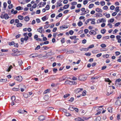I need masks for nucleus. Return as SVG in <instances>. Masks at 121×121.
I'll use <instances>...</instances> for the list:
<instances>
[{
  "instance_id": "27",
  "label": "nucleus",
  "mask_w": 121,
  "mask_h": 121,
  "mask_svg": "<svg viewBox=\"0 0 121 121\" xmlns=\"http://www.w3.org/2000/svg\"><path fill=\"white\" fill-rule=\"evenodd\" d=\"M100 46L102 48H104L106 47V46L105 44L103 43L101 44Z\"/></svg>"
},
{
  "instance_id": "55",
  "label": "nucleus",
  "mask_w": 121,
  "mask_h": 121,
  "mask_svg": "<svg viewBox=\"0 0 121 121\" xmlns=\"http://www.w3.org/2000/svg\"><path fill=\"white\" fill-rule=\"evenodd\" d=\"M19 64L20 66L22 64L23 62L21 60H20L18 61Z\"/></svg>"
},
{
  "instance_id": "51",
  "label": "nucleus",
  "mask_w": 121,
  "mask_h": 121,
  "mask_svg": "<svg viewBox=\"0 0 121 121\" xmlns=\"http://www.w3.org/2000/svg\"><path fill=\"white\" fill-rule=\"evenodd\" d=\"M102 37V36L100 35H97V38L98 39H100Z\"/></svg>"
},
{
  "instance_id": "29",
  "label": "nucleus",
  "mask_w": 121,
  "mask_h": 121,
  "mask_svg": "<svg viewBox=\"0 0 121 121\" xmlns=\"http://www.w3.org/2000/svg\"><path fill=\"white\" fill-rule=\"evenodd\" d=\"M94 47V45L93 44H92L91 45L89 46L88 47L87 49H88V50L89 48H93Z\"/></svg>"
},
{
  "instance_id": "34",
  "label": "nucleus",
  "mask_w": 121,
  "mask_h": 121,
  "mask_svg": "<svg viewBox=\"0 0 121 121\" xmlns=\"http://www.w3.org/2000/svg\"><path fill=\"white\" fill-rule=\"evenodd\" d=\"M121 81V79L120 78H119L117 79L115 82V84H116L117 83V82H120Z\"/></svg>"
},
{
  "instance_id": "43",
  "label": "nucleus",
  "mask_w": 121,
  "mask_h": 121,
  "mask_svg": "<svg viewBox=\"0 0 121 121\" xmlns=\"http://www.w3.org/2000/svg\"><path fill=\"white\" fill-rule=\"evenodd\" d=\"M44 30L43 29L41 30H39V29H37V31L41 33H42L44 31Z\"/></svg>"
},
{
  "instance_id": "25",
  "label": "nucleus",
  "mask_w": 121,
  "mask_h": 121,
  "mask_svg": "<svg viewBox=\"0 0 121 121\" xmlns=\"http://www.w3.org/2000/svg\"><path fill=\"white\" fill-rule=\"evenodd\" d=\"M14 42L12 41L11 42H9V44L10 46L14 45Z\"/></svg>"
},
{
  "instance_id": "53",
  "label": "nucleus",
  "mask_w": 121,
  "mask_h": 121,
  "mask_svg": "<svg viewBox=\"0 0 121 121\" xmlns=\"http://www.w3.org/2000/svg\"><path fill=\"white\" fill-rule=\"evenodd\" d=\"M116 37L117 39L118 40V39H120V38L121 37V36L120 35H118L117 36H116Z\"/></svg>"
},
{
  "instance_id": "48",
  "label": "nucleus",
  "mask_w": 121,
  "mask_h": 121,
  "mask_svg": "<svg viewBox=\"0 0 121 121\" xmlns=\"http://www.w3.org/2000/svg\"><path fill=\"white\" fill-rule=\"evenodd\" d=\"M74 98L73 97H71L70 99L69 100H68L71 102H72L74 100Z\"/></svg>"
},
{
  "instance_id": "13",
  "label": "nucleus",
  "mask_w": 121,
  "mask_h": 121,
  "mask_svg": "<svg viewBox=\"0 0 121 121\" xmlns=\"http://www.w3.org/2000/svg\"><path fill=\"white\" fill-rule=\"evenodd\" d=\"M4 17L5 19H7L9 18V16L7 14L5 13L4 15Z\"/></svg>"
},
{
  "instance_id": "39",
  "label": "nucleus",
  "mask_w": 121,
  "mask_h": 121,
  "mask_svg": "<svg viewBox=\"0 0 121 121\" xmlns=\"http://www.w3.org/2000/svg\"><path fill=\"white\" fill-rule=\"evenodd\" d=\"M21 7L20 6H19L16 7V9L18 10H21Z\"/></svg>"
},
{
  "instance_id": "44",
  "label": "nucleus",
  "mask_w": 121,
  "mask_h": 121,
  "mask_svg": "<svg viewBox=\"0 0 121 121\" xmlns=\"http://www.w3.org/2000/svg\"><path fill=\"white\" fill-rule=\"evenodd\" d=\"M109 38V36H107L105 37H103V39H108Z\"/></svg>"
},
{
  "instance_id": "30",
  "label": "nucleus",
  "mask_w": 121,
  "mask_h": 121,
  "mask_svg": "<svg viewBox=\"0 0 121 121\" xmlns=\"http://www.w3.org/2000/svg\"><path fill=\"white\" fill-rule=\"evenodd\" d=\"M70 95V94H66L64 96V98H66L68 97V96Z\"/></svg>"
},
{
  "instance_id": "8",
  "label": "nucleus",
  "mask_w": 121,
  "mask_h": 121,
  "mask_svg": "<svg viewBox=\"0 0 121 121\" xmlns=\"http://www.w3.org/2000/svg\"><path fill=\"white\" fill-rule=\"evenodd\" d=\"M98 20L99 21V22H98V21L97 22V23H99L100 22H106V20L104 18H102L101 19H99Z\"/></svg>"
},
{
  "instance_id": "35",
  "label": "nucleus",
  "mask_w": 121,
  "mask_h": 121,
  "mask_svg": "<svg viewBox=\"0 0 121 121\" xmlns=\"http://www.w3.org/2000/svg\"><path fill=\"white\" fill-rule=\"evenodd\" d=\"M85 55L87 56H91V54L90 53L88 52L85 53Z\"/></svg>"
},
{
  "instance_id": "62",
  "label": "nucleus",
  "mask_w": 121,
  "mask_h": 121,
  "mask_svg": "<svg viewBox=\"0 0 121 121\" xmlns=\"http://www.w3.org/2000/svg\"><path fill=\"white\" fill-rule=\"evenodd\" d=\"M88 1H86L85 0L83 1V4L84 5H85L86 4L88 3Z\"/></svg>"
},
{
  "instance_id": "23",
  "label": "nucleus",
  "mask_w": 121,
  "mask_h": 121,
  "mask_svg": "<svg viewBox=\"0 0 121 121\" xmlns=\"http://www.w3.org/2000/svg\"><path fill=\"white\" fill-rule=\"evenodd\" d=\"M22 24L21 23H18L17 24V26L18 27H20L22 26Z\"/></svg>"
},
{
  "instance_id": "12",
  "label": "nucleus",
  "mask_w": 121,
  "mask_h": 121,
  "mask_svg": "<svg viewBox=\"0 0 121 121\" xmlns=\"http://www.w3.org/2000/svg\"><path fill=\"white\" fill-rule=\"evenodd\" d=\"M95 11L99 13H102V10L101 9L98 8L96 9Z\"/></svg>"
},
{
  "instance_id": "19",
  "label": "nucleus",
  "mask_w": 121,
  "mask_h": 121,
  "mask_svg": "<svg viewBox=\"0 0 121 121\" xmlns=\"http://www.w3.org/2000/svg\"><path fill=\"white\" fill-rule=\"evenodd\" d=\"M105 81L106 82H108L110 83L112 82L110 80L109 78H105Z\"/></svg>"
},
{
  "instance_id": "28",
  "label": "nucleus",
  "mask_w": 121,
  "mask_h": 121,
  "mask_svg": "<svg viewBox=\"0 0 121 121\" xmlns=\"http://www.w3.org/2000/svg\"><path fill=\"white\" fill-rule=\"evenodd\" d=\"M101 32L102 33L104 34L106 32V30L105 29H102L101 30Z\"/></svg>"
},
{
  "instance_id": "33",
  "label": "nucleus",
  "mask_w": 121,
  "mask_h": 121,
  "mask_svg": "<svg viewBox=\"0 0 121 121\" xmlns=\"http://www.w3.org/2000/svg\"><path fill=\"white\" fill-rule=\"evenodd\" d=\"M42 19L43 21H45L47 20L46 17L45 16L42 18Z\"/></svg>"
},
{
  "instance_id": "64",
  "label": "nucleus",
  "mask_w": 121,
  "mask_h": 121,
  "mask_svg": "<svg viewBox=\"0 0 121 121\" xmlns=\"http://www.w3.org/2000/svg\"><path fill=\"white\" fill-rule=\"evenodd\" d=\"M86 91H84L82 93V95L83 96H84L86 95Z\"/></svg>"
},
{
  "instance_id": "20",
  "label": "nucleus",
  "mask_w": 121,
  "mask_h": 121,
  "mask_svg": "<svg viewBox=\"0 0 121 121\" xmlns=\"http://www.w3.org/2000/svg\"><path fill=\"white\" fill-rule=\"evenodd\" d=\"M119 7L118 6L115 9V11L117 12H118L120 10L119 9Z\"/></svg>"
},
{
  "instance_id": "37",
  "label": "nucleus",
  "mask_w": 121,
  "mask_h": 121,
  "mask_svg": "<svg viewBox=\"0 0 121 121\" xmlns=\"http://www.w3.org/2000/svg\"><path fill=\"white\" fill-rule=\"evenodd\" d=\"M101 119V117H100L98 116L96 118V120L97 121H99Z\"/></svg>"
},
{
  "instance_id": "4",
  "label": "nucleus",
  "mask_w": 121,
  "mask_h": 121,
  "mask_svg": "<svg viewBox=\"0 0 121 121\" xmlns=\"http://www.w3.org/2000/svg\"><path fill=\"white\" fill-rule=\"evenodd\" d=\"M45 118L44 116L42 115L39 117L38 119L40 121H43L45 119Z\"/></svg>"
},
{
  "instance_id": "17",
  "label": "nucleus",
  "mask_w": 121,
  "mask_h": 121,
  "mask_svg": "<svg viewBox=\"0 0 121 121\" xmlns=\"http://www.w3.org/2000/svg\"><path fill=\"white\" fill-rule=\"evenodd\" d=\"M69 6V5L68 4L67 5H65L63 8L64 9H66L68 8Z\"/></svg>"
},
{
  "instance_id": "26",
  "label": "nucleus",
  "mask_w": 121,
  "mask_h": 121,
  "mask_svg": "<svg viewBox=\"0 0 121 121\" xmlns=\"http://www.w3.org/2000/svg\"><path fill=\"white\" fill-rule=\"evenodd\" d=\"M100 4L102 6H103L105 4V3L104 1H102L100 2Z\"/></svg>"
},
{
  "instance_id": "32",
  "label": "nucleus",
  "mask_w": 121,
  "mask_h": 121,
  "mask_svg": "<svg viewBox=\"0 0 121 121\" xmlns=\"http://www.w3.org/2000/svg\"><path fill=\"white\" fill-rule=\"evenodd\" d=\"M94 6V4H90L89 6V8L90 9H91L93 7V6Z\"/></svg>"
},
{
  "instance_id": "58",
  "label": "nucleus",
  "mask_w": 121,
  "mask_h": 121,
  "mask_svg": "<svg viewBox=\"0 0 121 121\" xmlns=\"http://www.w3.org/2000/svg\"><path fill=\"white\" fill-rule=\"evenodd\" d=\"M37 6V4H35L33 5V6H32V7L33 8H35Z\"/></svg>"
},
{
  "instance_id": "46",
  "label": "nucleus",
  "mask_w": 121,
  "mask_h": 121,
  "mask_svg": "<svg viewBox=\"0 0 121 121\" xmlns=\"http://www.w3.org/2000/svg\"><path fill=\"white\" fill-rule=\"evenodd\" d=\"M13 68L12 66H10L8 68V69L7 70V71L8 72H9L10 70V69Z\"/></svg>"
},
{
  "instance_id": "56",
  "label": "nucleus",
  "mask_w": 121,
  "mask_h": 121,
  "mask_svg": "<svg viewBox=\"0 0 121 121\" xmlns=\"http://www.w3.org/2000/svg\"><path fill=\"white\" fill-rule=\"evenodd\" d=\"M69 110L71 111H73L74 110V108L72 107H70L69 108Z\"/></svg>"
},
{
  "instance_id": "16",
  "label": "nucleus",
  "mask_w": 121,
  "mask_h": 121,
  "mask_svg": "<svg viewBox=\"0 0 121 121\" xmlns=\"http://www.w3.org/2000/svg\"><path fill=\"white\" fill-rule=\"evenodd\" d=\"M74 53V51L73 50H70L66 52L67 54H72Z\"/></svg>"
},
{
  "instance_id": "11",
  "label": "nucleus",
  "mask_w": 121,
  "mask_h": 121,
  "mask_svg": "<svg viewBox=\"0 0 121 121\" xmlns=\"http://www.w3.org/2000/svg\"><path fill=\"white\" fill-rule=\"evenodd\" d=\"M102 16V15L101 13H96V14L95 17H101Z\"/></svg>"
},
{
  "instance_id": "42",
  "label": "nucleus",
  "mask_w": 121,
  "mask_h": 121,
  "mask_svg": "<svg viewBox=\"0 0 121 121\" xmlns=\"http://www.w3.org/2000/svg\"><path fill=\"white\" fill-rule=\"evenodd\" d=\"M17 112L20 113H24V112L23 111L21 110H20L19 111H18Z\"/></svg>"
},
{
  "instance_id": "31",
  "label": "nucleus",
  "mask_w": 121,
  "mask_h": 121,
  "mask_svg": "<svg viewBox=\"0 0 121 121\" xmlns=\"http://www.w3.org/2000/svg\"><path fill=\"white\" fill-rule=\"evenodd\" d=\"M8 7L9 9H11L13 7V5L12 4H10L8 6Z\"/></svg>"
},
{
  "instance_id": "9",
  "label": "nucleus",
  "mask_w": 121,
  "mask_h": 121,
  "mask_svg": "<svg viewBox=\"0 0 121 121\" xmlns=\"http://www.w3.org/2000/svg\"><path fill=\"white\" fill-rule=\"evenodd\" d=\"M121 101L119 100H117L115 102V104L116 105H120L121 104Z\"/></svg>"
},
{
  "instance_id": "1",
  "label": "nucleus",
  "mask_w": 121,
  "mask_h": 121,
  "mask_svg": "<svg viewBox=\"0 0 121 121\" xmlns=\"http://www.w3.org/2000/svg\"><path fill=\"white\" fill-rule=\"evenodd\" d=\"M15 79L17 81L20 82L22 81L23 78L21 76H18L15 78Z\"/></svg>"
},
{
  "instance_id": "21",
  "label": "nucleus",
  "mask_w": 121,
  "mask_h": 121,
  "mask_svg": "<svg viewBox=\"0 0 121 121\" xmlns=\"http://www.w3.org/2000/svg\"><path fill=\"white\" fill-rule=\"evenodd\" d=\"M112 108L111 107H109L108 109V112L110 113L111 112H112Z\"/></svg>"
},
{
  "instance_id": "5",
  "label": "nucleus",
  "mask_w": 121,
  "mask_h": 121,
  "mask_svg": "<svg viewBox=\"0 0 121 121\" xmlns=\"http://www.w3.org/2000/svg\"><path fill=\"white\" fill-rule=\"evenodd\" d=\"M89 34L91 35H95L96 34V32L94 30H91L89 32Z\"/></svg>"
},
{
  "instance_id": "40",
  "label": "nucleus",
  "mask_w": 121,
  "mask_h": 121,
  "mask_svg": "<svg viewBox=\"0 0 121 121\" xmlns=\"http://www.w3.org/2000/svg\"><path fill=\"white\" fill-rule=\"evenodd\" d=\"M50 9V7L48 5H46V7H45V9L47 10H48Z\"/></svg>"
},
{
  "instance_id": "59",
  "label": "nucleus",
  "mask_w": 121,
  "mask_h": 121,
  "mask_svg": "<svg viewBox=\"0 0 121 121\" xmlns=\"http://www.w3.org/2000/svg\"><path fill=\"white\" fill-rule=\"evenodd\" d=\"M108 9V7L107 6H105L103 8V9L104 10H107Z\"/></svg>"
},
{
  "instance_id": "36",
  "label": "nucleus",
  "mask_w": 121,
  "mask_h": 121,
  "mask_svg": "<svg viewBox=\"0 0 121 121\" xmlns=\"http://www.w3.org/2000/svg\"><path fill=\"white\" fill-rule=\"evenodd\" d=\"M50 89H48L44 92L43 93L44 94H46L50 90Z\"/></svg>"
},
{
  "instance_id": "50",
  "label": "nucleus",
  "mask_w": 121,
  "mask_h": 121,
  "mask_svg": "<svg viewBox=\"0 0 121 121\" xmlns=\"http://www.w3.org/2000/svg\"><path fill=\"white\" fill-rule=\"evenodd\" d=\"M76 36H71L70 37V38L71 39H76Z\"/></svg>"
},
{
  "instance_id": "57",
  "label": "nucleus",
  "mask_w": 121,
  "mask_h": 121,
  "mask_svg": "<svg viewBox=\"0 0 121 121\" xmlns=\"http://www.w3.org/2000/svg\"><path fill=\"white\" fill-rule=\"evenodd\" d=\"M36 21L37 23H39L40 22V19L39 18H37L36 19Z\"/></svg>"
},
{
  "instance_id": "3",
  "label": "nucleus",
  "mask_w": 121,
  "mask_h": 121,
  "mask_svg": "<svg viewBox=\"0 0 121 121\" xmlns=\"http://www.w3.org/2000/svg\"><path fill=\"white\" fill-rule=\"evenodd\" d=\"M67 84H69L70 85L73 84L75 83V82L74 81H71L69 80H67L65 82Z\"/></svg>"
},
{
  "instance_id": "60",
  "label": "nucleus",
  "mask_w": 121,
  "mask_h": 121,
  "mask_svg": "<svg viewBox=\"0 0 121 121\" xmlns=\"http://www.w3.org/2000/svg\"><path fill=\"white\" fill-rule=\"evenodd\" d=\"M84 32L86 34H87L89 32V31L88 29H86L84 30Z\"/></svg>"
},
{
  "instance_id": "24",
  "label": "nucleus",
  "mask_w": 121,
  "mask_h": 121,
  "mask_svg": "<svg viewBox=\"0 0 121 121\" xmlns=\"http://www.w3.org/2000/svg\"><path fill=\"white\" fill-rule=\"evenodd\" d=\"M3 6L4 9V10H5L7 6V4L6 3V2H4L3 3Z\"/></svg>"
},
{
  "instance_id": "10",
  "label": "nucleus",
  "mask_w": 121,
  "mask_h": 121,
  "mask_svg": "<svg viewBox=\"0 0 121 121\" xmlns=\"http://www.w3.org/2000/svg\"><path fill=\"white\" fill-rule=\"evenodd\" d=\"M80 50L81 51H86L88 50V49L86 48H82L81 49H80Z\"/></svg>"
},
{
  "instance_id": "2",
  "label": "nucleus",
  "mask_w": 121,
  "mask_h": 121,
  "mask_svg": "<svg viewBox=\"0 0 121 121\" xmlns=\"http://www.w3.org/2000/svg\"><path fill=\"white\" fill-rule=\"evenodd\" d=\"M86 79V78L84 75L81 76L78 78L79 80L81 81H84Z\"/></svg>"
},
{
  "instance_id": "63",
  "label": "nucleus",
  "mask_w": 121,
  "mask_h": 121,
  "mask_svg": "<svg viewBox=\"0 0 121 121\" xmlns=\"http://www.w3.org/2000/svg\"><path fill=\"white\" fill-rule=\"evenodd\" d=\"M86 40L85 39H84L82 41V43L85 44L86 43Z\"/></svg>"
},
{
  "instance_id": "47",
  "label": "nucleus",
  "mask_w": 121,
  "mask_h": 121,
  "mask_svg": "<svg viewBox=\"0 0 121 121\" xmlns=\"http://www.w3.org/2000/svg\"><path fill=\"white\" fill-rule=\"evenodd\" d=\"M115 7L113 5L111 6L110 7V9L111 10H113L115 9Z\"/></svg>"
},
{
  "instance_id": "15",
  "label": "nucleus",
  "mask_w": 121,
  "mask_h": 121,
  "mask_svg": "<svg viewBox=\"0 0 121 121\" xmlns=\"http://www.w3.org/2000/svg\"><path fill=\"white\" fill-rule=\"evenodd\" d=\"M24 20L25 21H29L30 19H29V17L28 16H27L25 17L24 18Z\"/></svg>"
},
{
  "instance_id": "7",
  "label": "nucleus",
  "mask_w": 121,
  "mask_h": 121,
  "mask_svg": "<svg viewBox=\"0 0 121 121\" xmlns=\"http://www.w3.org/2000/svg\"><path fill=\"white\" fill-rule=\"evenodd\" d=\"M54 53L52 52H48L43 57L47 56H51L54 55Z\"/></svg>"
},
{
  "instance_id": "22",
  "label": "nucleus",
  "mask_w": 121,
  "mask_h": 121,
  "mask_svg": "<svg viewBox=\"0 0 121 121\" xmlns=\"http://www.w3.org/2000/svg\"><path fill=\"white\" fill-rule=\"evenodd\" d=\"M7 81V79H0V82H6Z\"/></svg>"
},
{
  "instance_id": "61",
  "label": "nucleus",
  "mask_w": 121,
  "mask_h": 121,
  "mask_svg": "<svg viewBox=\"0 0 121 121\" xmlns=\"http://www.w3.org/2000/svg\"><path fill=\"white\" fill-rule=\"evenodd\" d=\"M36 13L37 14H39L40 13V10L39 9L36 12Z\"/></svg>"
},
{
  "instance_id": "6",
  "label": "nucleus",
  "mask_w": 121,
  "mask_h": 121,
  "mask_svg": "<svg viewBox=\"0 0 121 121\" xmlns=\"http://www.w3.org/2000/svg\"><path fill=\"white\" fill-rule=\"evenodd\" d=\"M37 53H35L30 55L29 56V57L30 58H34L38 56Z\"/></svg>"
},
{
  "instance_id": "49",
  "label": "nucleus",
  "mask_w": 121,
  "mask_h": 121,
  "mask_svg": "<svg viewBox=\"0 0 121 121\" xmlns=\"http://www.w3.org/2000/svg\"><path fill=\"white\" fill-rule=\"evenodd\" d=\"M74 33V31L72 30H70L69 31V34L71 35H72Z\"/></svg>"
},
{
  "instance_id": "18",
  "label": "nucleus",
  "mask_w": 121,
  "mask_h": 121,
  "mask_svg": "<svg viewBox=\"0 0 121 121\" xmlns=\"http://www.w3.org/2000/svg\"><path fill=\"white\" fill-rule=\"evenodd\" d=\"M83 24L82 23L81 21H79L78 23V25L79 26H81Z\"/></svg>"
},
{
  "instance_id": "41",
  "label": "nucleus",
  "mask_w": 121,
  "mask_h": 121,
  "mask_svg": "<svg viewBox=\"0 0 121 121\" xmlns=\"http://www.w3.org/2000/svg\"><path fill=\"white\" fill-rule=\"evenodd\" d=\"M11 99L13 101H14L15 100V97L14 96H13L11 97Z\"/></svg>"
},
{
  "instance_id": "14",
  "label": "nucleus",
  "mask_w": 121,
  "mask_h": 121,
  "mask_svg": "<svg viewBox=\"0 0 121 121\" xmlns=\"http://www.w3.org/2000/svg\"><path fill=\"white\" fill-rule=\"evenodd\" d=\"M18 18L20 20H22L24 18V17L22 16L21 15H19L18 16Z\"/></svg>"
},
{
  "instance_id": "54",
  "label": "nucleus",
  "mask_w": 121,
  "mask_h": 121,
  "mask_svg": "<svg viewBox=\"0 0 121 121\" xmlns=\"http://www.w3.org/2000/svg\"><path fill=\"white\" fill-rule=\"evenodd\" d=\"M40 46L39 45L37 46V47L35 48V50H38L40 48Z\"/></svg>"
},
{
  "instance_id": "45",
  "label": "nucleus",
  "mask_w": 121,
  "mask_h": 121,
  "mask_svg": "<svg viewBox=\"0 0 121 121\" xmlns=\"http://www.w3.org/2000/svg\"><path fill=\"white\" fill-rule=\"evenodd\" d=\"M99 78V77L98 76H96L95 77H91V79L92 80H94L95 79H97L98 78Z\"/></svg>"
},
{
  "instance_id": "52",
  "label": "nucleus",
  "mask_w": 121,
  "mask_h": 121,
  "mask_svg": "<svg viewBox=\"0 0 121 121\" xmlns=\"http://www.w3.org/2000/svg\"><path fill=\"white\" fill-rule=\"evenodd\" d=\"M120 22L117 23L115 24V26H117L120 25Z\"/></svg>"
},
{
  "instance_id": "38",
  "label": "nucleus",
  "mask_w": 121,
  "mask_h": 121,
  "mask_svg": "<svg viewBox=\"0 0 121 121\" xmlns=\"http://www.w3.org/2000/svg\"><path fill=\"white\" fill-rule=\"evenodd\" d=\"M92 21L91 22V24H95V19H93V20H92Z\"/></svg>"
}]
</instances>
